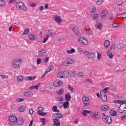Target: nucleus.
Here are the masks:
<instances>
[{
    "label": "nucleus",
    "instance_id": "33",
    "mask_svg": "<svg viewBox=\"0 0 126 126\" xmlns=\"http://www.w3.org/2000/svg\"><path fill=\"white\" fill-rule=\"evenodd\" d=\"M77 51L78 52V53H79L80 54H86V53H87V51H83V49L81 48V47H79L77 49Z\"/></svg>",
    "mask_w": 126,
    "mask_h": 126
},
{
    "label": "nucleus",
    "instance_id": "47",
    "mask_svg": "<svg viewBox=\"0 0 126 126\" xmlns=\"http://www.w3.org/2000/svg\"><path fill=\"white\" fill-rule=\"evenodd\" d=\"M39 121L41 123H42V126H45V123H46V119L45 118H40Z\"/></svg>",
    "mask_w": 126,
    "mask_h": 126
},
{
    "label": "nucleus",
    "instance_id": "1",
    "mask_svg": "<svg viewBox=\"0 0 126 126\" xmlns=\"http://www.w3.org/2000/svg\"><path fill=\"white\" fill-rule=\"evenodd\" d=\"M115 104H120L118 109L120 114H126V100H116L114 101Z\"/></svg>",
    "mask_w": 126,
    "mask_h": 126
},
{
    "label": "nucleus",
    "instance_id": "35",
    "mask_svg": "<svg viewBox=\"0 0 126 126\" xmlns=\"http://www.w3.org/2000/svg\"><path fill=\"white\" fill-rule=\"evenodd\" d=\"M29 32H30V29L27 28L25 29L22 33L23 36H25V35H27V34H28Z\"/></svg>",
    "mask_w": 126,
    "mask_h": 126
},
{
    "label": "nucleus",
    "instance_id": "62",
    "mask_svg": "<svg viewBox=\"0 0 126 126\" xmlns=\"http://www.w3.org/2000/svg\"><path fill=\"white\" fill-rule=\"evenodd\" d=\"M97 60H101V53H99V52H97Z\"/></svg>",
    "mask_w": 126,
    "mask_h": 126
},
{
    "label": "nucleus",
    "instance_id": "32",
    "mask_svg": "<svg viewBox=\"0 0 126 126\" xmlns=\"http://www.w3.org/2000/svg\"><path fill=\"white\" fill-rule=\"evenodd\" d=\"M99 17H100V15L98 13H95L93 15V19H94V20L99 19Z\"/></svg>",
    "mask_w": 126,
    "mask_h": 126
},
{
    "label": "nucleus",
    "instance_id": "19",
    "mask_svg": "<svg viewBox=\"0 0 126 126\" xmlns=\"http://www.w3.org/2000/svg\"><path fill=\"white\" fill-rule=\"evenodd\" d=\"M64 93V89L61 88L59 90L56 91V94L59 96H61V95H63Z\"/></svg>",
    "mask_w": 126,
    "mask_h": 126
},
{
    "label": "nucleus",
    "instance_id": "17",
    "mask_svg": "<svg viewBox=\"0 0 126 126\" xmlns=\"http://www.w3.org/2000/svg\"><path fill=\"white\" fill-rule=\"evenodd\" d=\"M40 83L38 84V85L32 86L31 87H29V90H33V89H34V90L38 91L39 90V87L40 85Z\"/></svg>",
    "mask_w": 126,
    "mask_h": 126
},
{
    "label": "nucleus",
    "instance_id": "50",
    "mask_svg": "<svg viewBox=\"0 0 126 126\" xmlns=\"http://www.w3.org/2000/svg\"><path fill=\"white\" fill-rule=\"evenodd\" d=\"M86 32L89 35H92V34L93 33V32H92V31H91V30L90 29H87V31H86Z\"/></svg>",
    "mask_w": 126,
    "mask_h": 126
},
{
    "label": "nucleus",
    "instance_id": "16",
    "mask_svg": "<svg viewBox=\"0 0 126 126\" xmlns=\"http://www.w3.org/2000/svg\"><path fill=\"white\" fill-rule=\"evenodd\" d=\"M24 95L26 97H32V96L34 95V93L30 91H28L24 93Z\"/></svg>",
    "mask_w": 126,
    "mask_h": 126
},
{
    "label": "nucleus",
    "instance_id": "44",
    "mask_svg": "<svg viewBox=\"0 0 126 126\" xmlns=\"http://www.w3.org/2000/svg\"><path fill=\"white\" fill-rule=\"evenodd\" d=\"M52 110L55 113H59V112H60V110H59V109L57 108V106L56 105L53 106L52 108Z\"/></svg>",
    "mask_w": 126,
    "mask_h": 126
},
{
    "label": "nucleus",
    "instance_id": "8",
    "mask_svg": "<svg viewBox=\"0 0 126 126\" xmlns=\"http://www.w3.org/2000/svg\"><path fill=\"white\" fill-rule=\"evenodd\" d=\"M82 100L83 103L84 104V107H87V106L91 103L89 97L86 96H84L82 98Z\"/></svg>",
    "mask_w": 126,
    "mask_h": 126
},
{
    "label": "nucleus",
    "instance_id": "12",
    "mask_svg": "<svg viewBox=\"0 0 126 126\" xmlns=\"http://www.w3.org/2000/svg\"><path fill=\"white\" fill-rule=\"evenodd\" d=\"M44 33L46 36H48L49 37L50 36H54V35H56V32H55L54 30H48L46 31Z\"/></svg>",
    "mask_w": 126,
    "mask_h": 126
},
{
    "label": "nucleus",
    "instance_id": "4",
    "mask_svg": "<svg viewBox=\"0 0 126 126\" xmlns=\"http://www.w3.org/2000/svg\"><path fill=\"white\" fill-rule=\"evenodd\" d=\"M17 122V117L14 115H10L7 120L8 125L9 126H14Z\"/></svg>",
    "mask_w": 126,
    "mask_h": 126
},
{
    "label": "nucleus",
    "instance_id": "9",
    "mask_svg": "<svg viewBox=\"0 0 126 126\" xmlns=\"http://www.w3.org/2000/svg\"><path fill=\"white\" fill-rule=\"evenodd\" d=\"M102 120L104 123L107 124V125H110V124H112V122H113L112 120V117L109 116L102 117Z\"/></svg>",
    "mask_w": 126,
    "mask_h": 126
},
{
    "label": "nucleus",
    "instance_id": "36",
    "mask_svg": "<svg viewBox=\"0 0 126 126\" xmlns=\"http://www.w3.org/2000/svg\"><path fill=\"white\" fill-rule=\"evenodd\" d=\"M61 65H62V66H67V65H68L66 59L62 62Z\"/></svg>",
    "mask_w": 126,
    "mask_h": 126
},
{
    "label": "nucleus",
    "instance_id": "26",
    "mask_svg": "<svg viewBox=\"0 0 126 126\" xmlns=\"http://www.w3.org/2000/svg\"><path fill=\"white\" fill-rule=\"evenodd\" d=\"M23 5H24V3L22 2H19L16 4V7L18 9H21Z\"/></svg>",
    "mask_w": 126,
    "mask_h": 126
},
{
    "label": "nucleus",
    "instance_id": "34",
    "mask_svg": "<svg viewBox=\"0 0 126 126\" xmlns=\"http://www.w3.org/2000/svg\"><path fill=\"white\" fill-rule=\"evenodd\" d=\"M104 46L105 48H109V47H110V41L108 40H105L104 42Z\"/></svg>",
    "mask_w": 126,
    "mask_h": 126
},
{
    "label": "nucleus",
    "instance_id": "42",
    "mask_svg": "<svg viewBox=\"0 0 126 126\" xmlns=\"http://www.w3.org/2000/svg\"><path fill=\"white\" fill-rule=\"evenodd\" d=\"M54 69V66H50L47 68L45 71L47 72V73H49V72L52 71L53 69Z\"/></svg>",
    "mask_w": 126,
    "mask_h": 126
},
{
    "label": "nucleus",
    "instance_id": "5",
    "mask_svg": "<svg viewBox=\"0 0 126 126\" xmlns=\"http://www.w3.org/2000/svg\"><path fill=\"white\" fill-rule=\"evenodd\" d=\"M68 76V72L67 71H59L56 76L57 78L62 79L64 77H67Z\"/></svg>",
    "mask_w": 126,
    "mask_h": 126
},
{
    "label": "nucleus",
    "instance_id": "6",
    "mask_svg": "<svg viewBox=\"0 0 126 126\" xmlns=\"http://www.w3.org/2000/svg\"><path fill=\"white\" fill-rule=\"evenodd\" d=\"M91 117L94 120H95V121H98V120L100 119V117H101V114H100V112H99L98 111H95L91 114Z\"/></svg>",
    "mask_w": 126,
    "mask_h": 126
},
{
    "label": "nucleus",
    "instance_id": "18",
    "mask_svg": "<svg viewBox=\"0 0 126 126\" xmlns=\"http://www.w3.org/2000/svg\"><path fill=\"white\" fill-rule=\"evenodd\" d=\"M64 99L66 101H67L68 102H69V101L71 100V95H70V94H69V93L67 92L65 94Z\"/></svg>",
    "mask_w": 126,
    "mask_h": 126
},
{
    "label": "nucleus",
    "instance_id": "20",
    "mask_svg": "<svg viewBox=\"0 0 126 126\" xmlns=\"http://www.w3.org/2000/svg\"><path fill=\"white\" fill-rule=\"evenodd\" d=\"M70 103L69 101L66 100L64 102H63V109H69Z\"/></svg>",
    "mask_w": 126,
    "mask_h": 126
},
{
    "label": "nucleus",
    "instance_id": "3",
    "mask_svg": "<svg viewBox=\"0 0 126 126\" xmlns=\"http://www.w3.org/2000/svg\"><path fill=\"white\" fill-rule=\"evenodd\" d=\"M11 64L13 69H17L22 64V59L20 58L13 59L11 62Z\"/></svg>",
    "mask_w": 126,
    "mask_h": 126
},
{
    "label": "nucleus",
    "instance_id": "56",
    "mask_svg": "<svg viewBox=\"0 0 126 126\" xmlns=\"http://www.w3.org/2000/svg\"><path fill=\"white\" fill-rule=\"evenodd\" d=\"M24 98H19L16 99V102H20L24 101Z\"/></svg>",
    "mask_w": 126,
    "mask_h": 126
},
{
    "label": "nucleus",
    "instance_id": "2",
    "mask_svg": "<svg viewBox=\"0 0 126 126\" xmlns=\"http://www.w3.org/2000/svg\"><path fill=\"white\" fill-rule=\"evenodd\" d=\"M109 90V88L107 87L104 89L100 91V94L99 93L96 94V96L100 97L102 101L103 102H107L108 101V96H107V91Z\"/></svg>",
    "mask_w": 126,
    "mask_h": 126
},
{
    "label": "nucleus",
    "instance_id": "30",
    "mask_svg": "<svg viewBox=\"0 0 126 126\" xmlns=\"http://www.w3.org/2000/svg\"><path fill=\"white\" fill-rule=\"evenodd\" d=\"M67 61V63L68 64H72V63H74V60L71 58H67L66 59Z\"/></svg>",
    "mask_w": 126,
    "mask_h": 126
},
{
    "label": "nucleus",
    "instance_id": "11",
    "mask_svg": "<svg viewBox=\"0 0 126 126\" xmlns=\"http://www.w3.org/2000/svg\"><path fill=\"white\" fill-rule=\"evenodd\" d=\"M37 110V114L39 115V116H42V117H44L47 115V112H43V111H44V108H43V107H39Z\"/></svg>",
    "mask_w": 126,
    "mask_h": 126
},
{
    "label": "nucleus",
    "instance_id": "13",
    "mask_svg": "<svg viewBox=\"0 0 126 126\" xmlns=\"http://www.w3.org/2000/svg\"><path fill=\"white\" fill-rule=\"evenodd\" d=\"M54 20L58 24H61L63 23V19L60 16H55L54 17Z\"/></svg>",
    "mask_w": 126,
    "mask_h": 126
},
{
    "label": "nucleus",
    "instance_id": "39",
    "mask_svg": "<svg viewBox=\"0 0 126 126\" xmlns=\"http://www.w3.org/2000/svg\"><path fill=\"white\" fill-rule=\"evenodd\" d=\"M109 113L111 116H112L113 117L117 116V111L115 110H110Z\"/></svg>",
    "mask_w": 126,
    "mask_h": 126
},
{
    "label": "nucleus",
    "instance_id": "29",
    "mask_svg": "<svg viewBox=\"0 0 126 126\" xmlns=\"http://www.w3.org/2000/svg\"><path fill=\"white\" fill-rule=\"evenodd\" d=\"M23 123H24V120H23L22 118H20L19 119H17V118L16 124H17L19 126H21V125H23Z\"/></svg>",
    "mask_w": 126,
    "mask_h": 126
},
{
    "label": "nucleus",
    "instance_id": "57",
    "mask_svg": "<svg viewBox=\"0 0 126 126\" xmlns=\"http://www.w3.org/2000/svg\"><path fill=\"white\" fill-rule=\"evenodd\" d=\"M69 27L70 28V29H71V30H73V29L76 27V26H75L73 24H70V25H69Z\"/></svg>",
    "mask_w": 126,
    "mask_h": 126
},
{
    "label": "nucleus",
    "instance_id": "53",
    "mask_svg": "<svg viewBox=\"0 0 126 126\" xmlns=\"http://www.w3.org/2000/svg\"><path fill=\"white\" fill-rule=\"evenodd\" d=\"M117 4L118 5H122L123 4V1L122 0H117Z\"/></svg>",
    "mask_w": 126,
    "mask_h": 126
},
{
    "label": "nucleus",
    "instance_id": "14",
    "mask_svg": "<svg viewBox=\"0 0 126 126\" xmlns=\"http://www.w3.org/2000/svg\"><path fill=\"white\" fill-rule=\"evenodd\" d=\"M28 38L30 41H35V40L38 39V36L36 34H30Z\"/></svg>",
    "mask_w": 126,
    "mask_h": 126
},
{
    "label": "nucleus",
    "instance_id": "21",
    "mask_svg": "<svg viewBox=\"0 0 126 126\" xmlns=\"http://www.w3.org/2000/svg\"><path fill=\"white\" fill-rule=\"evenodd\" d=\"M53 123H54V126H61V122L60 121V120L58 119L57 118L53 120Z\"/></svg>",
    "mask_w": 126,
    "mask_h": 126
},
{
    "label": "nucleus",
    "instance_id": "55",
    "mask_svg": "<svg viewBox=\"0 0 126 126\" xmlns=\"http://www.w3.org/2000/svg\"><path fill=\"white\" fill-rule=\"evenodd\" d=\"M96 12V6H94L92 9V13H95Z\"/></svg>",
    "mask_w": 126,
    "mask_h": 126
},
{
    "label": "nucleus",
    "instance_id": "61",
    "mask_svg": "<svg viewBox=\"0 0 126 126\" xmlns=\"http://www.w3.org/2000/svg\"><path fill=\"white\" fill-rule=\"evenodd\" d=\"M21 9H23V10H24V11H27V7H26V6H25V4H24L23 6Z\"/></svg>",
    "mask_w": 126,
    "mask_h": 126
},
{
    "label": "nucleus",
    "instance_id": "10",
    "mask_svg": "<svg viewBox=\"0 0 126 126\" xmlns=\"http://www.w3.org/2000/svg\"><path fill=\"white\" fill-rule=\"evenodd\" d=\"M86 56H87L90 61H93L95 59V52H88L86 53Z\"/></svg>",
    "mask_w": 126,
    "mask_h": 126
},
{
    "label": "nucleus",
    "instance_id": "7",
    "mask_svg": "<svg viewBox=\"0 0 126 126\" xmlns=\"http://www.w3.org/2000/svg\"><path fill=\"white\" fill-rule=\"evenodd\" d=\"M78 42L79 44L81 45H84V46H86L88 45V40L84 38V37H80L78 39Z\"/></svg>",
    "mask_w": 126,
    "mask_h": 126
},
{
    "label": "nucleus",
    "instance_id": "48",
    "mask_svg": "<svg viewBox=\"0 0 126 126\" xmlns=\"http://www.w3.org/2000/svg\"><path fill=\"white\" fill-rule=\"evenodd\" d=\"M56 101H60V102H62V101H63V97L62 96H57L56 97Z\"/></svg>",
    "mask_w": 126,
    "mask_h": 126
},
{
    "label": "nucleus",
    "instance_id": "54",
    "mask_svg": "<svg viewBox=\"0 0 126 126\" xmlns=\"http://www.w3.org/2000/svg\"><path fill=\"white\" fill-rule=\"evenodd\" d=\"M102 2H103V0H97V1L96 2L95 4L96 5H100Z\"/></svg>",
    "mask_w": 126,
    "mask_h": 126
},
{
    "label": "nucleus",
    "instance_id": "25",
    "mask_svg": "<svg viewBox=\"0 0 126 126\" xmlns=\"http://www.w3.org/2000/svg\"><path fill=\"white\" fill-rule=\"evenodd\" d=\"M72 30L75 35H79L80 34L79 28H78V27H76V26Z\"/></svg>",
    "mask_w": 126,
    "mask_h": 126
},
{
    "label": "nucleus",
    "instance_id": "49",
    "mask_svg": "<svg viewBox=\"0 0 126 126\" xmlns=\"http://www.w3.org/2000/svg\"><path fill=\"white\" fill-rule=\"evenodd\" d=\"M107 56L109 57V59H113V55L110 52H107Z\"/></svg>",
    "mask_w": 126,
    "mask_h": 126
},
{
    "label": "nucleus",
    "instance_id": "23",
    "mask_svg": "<svg viewBox=\"0 0 126 126\" xmlns=\"http://www.w3.org/2000/svg\"><path fill=\"white\" fill-rule=\"evenodd\" d=\"M107 14L108 11L107 10H103L100 13V18H104L105 16H106Z\"/></svg>",
    "mask_w": 126,
    "mask_h": 126
},
{
    "label": "nucleus",
    "instance_id": "24",
    "mask_svg": "<svg viewBox=\"0 0 126 126\" xmlns=\"http://www.w3.org/2000/svg\"><path fill=\"white\" fill-rule=\"evenodd\" d=\"M23 80H25V78H24V76L20 75L17 77V82H22Z\"/></svg>",
    "mask_w": 126,
    "mask_h": 126
},
{
    "label": "nucleus",
    "instance_id": "60",
    "mask_svg": "<svg viewBox=\"0 0 126 126\" xmlns=\"http://www.w3.org/2000/svg\"><path fill=\"white\" fill-rule=\"evenodd\" d=\"M46 36H47L46 37H44V38L43 40V43H46V42L47 41L48 39H49V36L48 35H46Z\"/></svg>",
    "mask_w": 126,
    "mask_h": 126
},
{
    "label": "nucleus",
    "instance_id": "64",
    "mask_svg": "<svg viewBox=\"0 0 126 126\" xmlns=\"http://www.w3.org/2000/svg\"><path fill=\"white\" fill-rule=\"evenodd\" d=\"M121 17H122V18H126V13H123V14L121 15Z\"/></svg>",
    "mask_w": 126,
    "mask_h": 126
},
{
    "label": "nucleus",
    "instance_id": "38",
    "mask_svg": "<svg viewBox=\"0 0 126 126\" xmlns=\"http://www.w3.org/2000/svg\"><path fill=\"white\" fill-rule=\"evenodd\" d=\"M25 110H26V106H22L19 108L18 111L19 112H21V113H22V112H24Z\"/></svg>",
    "mask_w": 126,
    "mask_h": 126
},
{
    "label": "nucleus",
    "instance_id": "28",
    "mask_svg": "<svg viewBox=\"0 0 126 126\" xmlns=\"http://www.w3.org/2000/svg\"><path fill=\"white\" fill-rule=\"evenodd\" d=\"M45 54H47V51L44 49H41L38 52V55L39 56H43L45 55Z\"/></svg>",
    "mask_w": 126,
    "mask_h": 126
},
{
    "label": "nucleus",
    "instance_id": "22",
    "mask_svg": "<svg viewBox=\"0 0 126 126\" xmlns=\"http://www.w3.org/2000/svg\"><path fill=\"white\" fill-rule=\"evenodd\" d=\"M36 78V76H28L26 77L25 78V80H26V81H33V80H34V79Z\"/></svg>",
    "mask_w": 126,
    "mask_h": 126
},
{
    "label": "nucleus",
    "instance_id": "52",
    "mask_svg": "<svg viewBox=\"0 0 126 126\" xmlns=\"http://www.w3.org/2000/svg\"><path fill=\"white\" fill-rule=\"evenodd\" d=\"M37 64H41L42 63V59L41 58H38L36 60Z\"/></svg>",
    "mask_w": 126,
    "mask_h": 126
},
{
    "label": "nucleus",
    "instance_id": "45",
    "mask_svg": "<svg viewBox=\"0 0 126 126\" xmlns=\"http://www.w3.org/2000/svg\"><path fill=\"white\" fill-rule=\"evenodd\" d=\"M5 5V1L4 0H0V6H4Z\"/></svg>",
    "mask_w": 126,
    "mask_h": 126
},
{
    "label": "nucleus",
    "instance_id": "51",
    "mask_svg": "<svg viewBox=\"0 0 126 126\" xmlns=\"http://www.w3.org/2000/svg\"><path fill=\"white\" fill-rule=\"evenodd\" d=\"M112 27L114 28H117V27H120V24L115 23L113 24Z\"/></svg>",
    "mask_w": 126,
    "mask_h": 126
},
{
    "label": "nucleus",
    "instance_id": "58",
    "mask_svg": "<svg viewBox=\"0 0 126 126\" xmlns=\"http://www.w3.org/2000/svg\"><path fill=\"white\" fill-rule=\"evenodd\" d=\"M58 106L59 108H63V102H59L58 104Z\"/></svg>",
    "mask_w": 126,
    "mask_h": 126
},
{
    "label": "nucleus",
    "instance_id": "37",
    "mask_svg": "<svg viewBox=\"0 0 126 126\" xmlns=\"http://www.w3.org/2000/svg\"><path fill=\"white\" fill-rule=\"evenodd\" d=\"M75 52V49L74 48H71L70 50H67L66 53L68 55H71Z\"/></svg>",
    "mask_w": 126,
    "mask_h": 126
},
{
    "label": "nucleus",
    "instance_id": "59",
    "mask_svg": "<svg viewBox=\"0 0 126 126\" xmlns=\"http://www.w3.org/2000/svg\"><path fill=\"white\" fill-rule=\"evenodd\" d=\"M77 75H78V77H82V76H83V75H84L83 72L80 71L78 73Z\"/></svg>",
    "mask_w": 126,
    "mask_h": 126
},
{
    "label": "nucleus",
    "instance_id": "41",
    "mask_svg": "<svg viewBox=\"0 0 126 126\" xmlns=\"http://www.w3.org/2000/svg\"><path fill=\"white\" fill-rule=\"evenodd\" d=\"M67 88V89H68V90H70L71 92H74V88H73V87H72L71 85H68Z\"/></svg>",
    "mask_w": 126,
    "mask_h": 126
},
{
    "label": "nucleus",
    "instance_id": "31",
    "mask_svg": "<svg viewBox=\"0 0 126 126\" xmlns=\"http://www.w3.org/2000/svg\"><path fill=\"white\" fill-rule=\"evenodd\" d=\"M101 111H109V107L108 105H103L100 107Z\"/></svg>",
    "mask_w": 126,
    "mask_h": 126
},
{
    "label": "nucleus",
    "instance_id": "15",
    "mask_svg": "<svg viewBox=\"0 0 126 126\" xmlns=\"http://www.w3.org/2000/svg\"><path fill=\"white\" fill-rule=\"evenodd\" d=\"M63 83V82L60 81V80H57L53 83L54 86L55 87H59V86H62Z\"/></svg>",
    "mask_w": 126,
    "mask_h": 126
},
{
    "label": "nucleus",
    "instance_id": "63",
    "mask_svg": "<svg viewBox=\"0 0 126 126\" xmlns=\"http://www.w3.org/2000/svg\"><path fill=\"white\" fill-rule=\"evenodd\" d=\"M116 47V45L115 44H112L111 45V50L112 51H115V48Z\"/></svg>",
    "mask_w": 126,
    "mask_h": 126
},
{
    "label": "nucleus",
    "instance_id": "46",
    "mask_svg": "<svg viewBox=\"0 0 126 126\" xmlns=\"http://www.w3.org/2000/svg\"><path fill=\"white\" fill-rule=\"evenodd\" d=\"M95 27L96 28H99L100 29V28H102V27H103V25L101 23H98L96 25H95Z\"/></svg>",
    "mask_w": 126,
    "mask_h": 126
},
{
    "label": "nucleus",
    "instance_id": "40",
    "mask_svg": "<svg viewBox=\"0 0 126 126\" xmlns=\"http://www.w3.org/2000/svg\"><path fill=\"white\" fill-rule=\"evenodd\" d=\"M0 77H1L2 79H7V78H8V76L3 74V73H1L0 74Z\"/></svg>",
    "mask_w": 126,
    "mask_h": 126
},
{
    "label": "nucleus",
    "instance_id": "27",
    "mask_svg": "<svg viewBox=\"0 0 126 126\" xmlns=\"http://www.w3.org/2000/svg\"><path fill=\"white\" fill-rule=\"evenodd\" d=\"M82 114L84 117H87L88 114H91V111L84 110L82 112Z\"/></svg>",
    "mask_w": 126,
    "mask_h": 126
},
{
    "label": "nucleus",
    "instance_id": "43",
    "mask_svg": "<svg viewBox=\"0 0 126 126\" xmlns=\"http://www.w3.org/2000/svg\"><path fill=\"white\" fill-rule=\"evenodd\" d=\"M55 117L57 119H62L63 118V114L61 113H56L55 114Z\"/></svg>",
    "mask_w": 126,
    "mask_h": 126
}]
</instances>
